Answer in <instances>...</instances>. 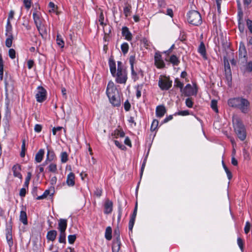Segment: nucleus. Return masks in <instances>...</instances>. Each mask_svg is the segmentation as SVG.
Masks as SVG:
<instances>
[{"label":"nucleus","instance_id":"nucleus-1","mask_svg":"<svg viewBox=\"0 0 252 252\" xmlns=\"http://www.w3.org/2000/svg\"><path fill=\"white\" fill-rule=\"evenodd\" d=\"M228 105L239 110L242 113L247 114L251 111V103L249 100L242 96L229 98Z\"/></svg>","mask_w":252,"mask_h":252},{"label":"nucleus","instance_id":"nucleus-2","mask_svg":"<svg viewBox=\"0 0 252 252\" xmlns=\"http://www.w3.org/2000/svg\"><path fill=\"white\" fill-rule=\"evenodd\" d=\"M106 94L110 103L112 105L115 106L120 105L121 98L118 90L112 81H110L108 84L106 89Z\"/></svg>","mask_w":252,"mask_h":252},{"label":"nucleus","instance_id":"nucleus-3","mask_svg":"<svg viewBox=\"0 0 252 252\" xmlns=\"http://www.w3.org/2000/svg\"><path fill=\"white\" fill-rule=\"evenodd\" d=\"M232 122L235 132L238 138L242 141L246 138V131L242 120L237 116H233Z\"/></svg>","mask_w":252,"mask_h":252},{"label":"nucleus","instance_id":"nucleus-4","mask_svg":"<svg viewBox=\"0 0 252 252\" xmlns=\"http://www.w3.org/2000/svg\"><path fill=\"white\" fill-rule=\"evenodd\" d=\"M188 21L189 24L198 26L202 23V18L197 11L192 10L188 14Z\"/></svg>","mask_w":252,"mask_h":252},{"label":"nucleus","instance_id":"nucleus-5","mask_svg":"<svg viewBox=\"0 0 252 252\" xmlns=\"http://www.w3.org/2000/svg\"><path fill=\"white\" fill-rule=\"evenodd\" d=\"M116 81L118 83H125L127 77L126 70L123 69L122 66V63L120 62H118L117 72H116L115 75Z\"/></svg>","mask_w":252,"mask_h":252},{"label":"nucleus","instance_id":"nucleus-6","mask_svg":"<svg viewBox=\"0 0 252 252\" xmlns=\"http://www.w3.org/2000/svg\"><path fill=\"white\" fill-rule=\"evenodd\" d=\"M248 60L247 52L244 44L240 42L239 49L238 63L240 65L245 64Z\"/></svg>","mask_w":252,"mask_h":252},{"label":"nucleus","instance_id":"nucleus-7","mask_svg":"<svg viewBox=\"0 0 252 252\" xmlns=\"http://www.w3.org/2000/svg\"><path fill=\"white\" fill-rule=\"evenodd\" d=\"M223 61L225 77L228 85H230L232 81V74L230 64L227 59H226V57H224L223 58Z\"/></svg>","mask_w":252,"mask_h":252},{"label":"nucleus","instance_id":"nucleus-8","mask_svg":"<svg viewBox=\"0 0 252 252\" xmlns=\"http://www.w3.org/2000/svg\"><path fill=\"white\" fill-rule=\"evenodd\" d=\"M172 82L166 77L161 78L158 82V86L162 90H168L171 88Z\"/></svg>","mask_w":252,"mask_h":252},{"label":"nucleus","instance_id":"nucleus-9","mask_svg":"<svg viewBox=\"0 0 252 252\" xmlns=\"http://www.w3.org/2000/svg\"><path fill=\"white\" fill-rule=\"evenodd\" d=\"M37 93L36 94V98L38 102H43L46 99V90L41 86L37 88Z\"/></svg>","mask_w":252,"mask_h":252},{"label":"nucleus","instance_id":"nucleus-10","mask_svg":"<svg viewBox=\"0 0 252 252\" xmlns=\"http://www.w3.org/2000/svg\"><path fill=\"white\" fill-rule=\"evenodd\" d=\"M155 64L158 68H161L164 66V63L161 60V56L160 54L156 53L155 55Z\"/></svg>","mask_w":252,"mask_h":252},{"label":"nucleus","instance_id":"nucleus-11","mask_svg":"<svg viewBox=\"0 0 252 252\" xmlns=\"http://www.w3.org/2000/svg\"><path fill=\"white\" fill-rule=\"evenodd\" d=\"M113 210V202L109 199H106L104 204V213L109 214Z\"/></svg>","mask_w":252,"mask_h":252},{"label":"nucleus","instance_id":"nucleus-12","mask_svg":"<svg viewBox=\"0 0 252 252\" xmlns=\"http://www.w3.org/2000/svg\"><path fill=\"white\" fill-rule=\"evenodd\" d=\"M137 203H136L133 214H132V216L131 217V218H130L129 222L128 228L130 230H132V228L133 227L135 218H136V214H137Z\"/></svg>","mask_w":252,"mask_h":252},{"label":"nucleus","instance_id":"nucleus-13","mask_svg":"<svg viewBox=\"0 0 252 252\" xmlns=\"http://www.w3.org/2000/svg\"><path fill=\"white\" fill-rule=\"evenodd\" d=\"M21 170V166L19 164L15 165L12 167L13 175L14 177H17L21 180L22 179V176L20 173Z\"/></svg>","mask_w":252,"mask_h":252},{"label":"nucleus","instance_id":"nucleus-14","mask_svg":"<svg viewBox=\"0 0 252 252\" xmlns=\"http://www.w3.org/2000/svg\"><path fill=\"white\" fill-rule=\"evenodd\" d=\"M67 227V220L61 219L59 221L58 229L60 232H65Z\"/></svg>","mask_w":252,"mask_h":252},{"label":"nucleus","instance_id":"nucleus-15","mask_svg":"<svg viewBox=\"0 0 252 252\" xmlns=\"http://www.w3.org/2000/svg\"><path fill=\"white\" fill-rule=\"evenodd\" d=\"M66 184L68 186L72 187L75 185V175L70 172L67 176Z\"/></svg>","mask_w":252,"mask_h":252},{"label":"nucleus","instance_id":"nucleus-16","mask_svg":"<svg viewBox=\"0 0 252 252\" xmlns=\"http://www.w3.org/2000/svg\"><path fill=\"white\" fill-rule=\"evenodd\" d=\"M33 18L36 26L43 23V22L44 21L43 19L41 16L40 14L38 13L37 12H34L33 13Z\"/></svg>","mask_w":252,"mask_h":252},{"label":"nucleus","instance_id":"nucleus-17","mask_svg":"<svg viewBox=\"0 0 252 252\" xmlns=\"http://www.w3.org/2000/svg\"><path fill=\"white\" fill-rule=\"evenodd\" d=\"M122 34L123 36L125 37L126 39L128 41L131 40L132 35L127 27H125L122 28Z\"/></svg>","mask_w":252,"mask_h":252},{"label":"nucleus","instance_id":"nucleus-18","mask_svg":"<svg viewBox=\"0 0 252 252\" xmlns=\"http://www.w3.org/2000/svg\"><path fill=\"white\" fill-rule=\"evenodd\" d=\"M166 112V109L164 106H158L156 108V115L158 117H162Z\"/></svg>","mask_w":252,"mask_h":252},{"label":"nucleus","instance_id":"nucleus-19","mask_svg":"<svg viewBox=\"0 0 252 252\" xmlns=\"http://www.w3.org/2000/svg\"><path fill=\"white\" fill-rule=\"evenodd\" d=\"M109 63L111 73L113 76L115 77L116 72L115 62L113 59L110 58L109 59Z\"/></svg>","mask_w":252,"mask_h":252},{"label":"nucleus","instance_id":"nucleus-20","mask_svg":"<svg viewBox=\"0 0 252 252\" xmlns=\"http://www.w3.org/2000/svg\"><path fill=\"white\" fill-rule=\"evenodd\" d=\"M135 56H131L129 57V63L131 66V73L133 76H136L137 75V70L135 71L134 69V63H135Z\"/></svg>","mask_w":252,"mask_h":252},{"label":"nucleus","instance_id":"nucleus-21","mask_svg":"<svg viewBox=\"0 0 252 252\" xmlns=\"http://www.w3.org/2000/svg\"><path fill=\"white\" fill-rule=\"evenodd\" d=\"M57 235V232L56 230H50L47 233V239L48 240L54 241L56 238Z\"/></svg>","mask_w":252,"mask_h":252},{"label":"nucleus","instance_id":"nucleus-22","mask_svg":"<svg viewBox=\"0 0 252 252\" xmlns=\"http://www.w3.org/2000/svg\"><path fill=\"white\" fill-rule=\"evenodd\" d=\"M44 154V151L43 149H40L35 155V159L37 162H40Z\"/></svg>","mask_w":252,"mask_h":252},{"label":"nucleus","instance_id":"nucleus-23","mask_svg":"<svg viewBox=\"0 0 252 252\" xmlns=\"http://www.w3.org/2000/svg\"><path fill=\"white\" fill-rule=\"evenodd\" d=\"M38 31L39 32V33L41 34L42 36H43L44 35L47 34V30L43 23L40 24V25L36 26Z\"/></svg>","mask_w":252,"mask_h":252},{"label":"nucleus","instance_id":"nucleus-24","mask_svg":"<svg viewBox=\"0 0 252 252\" xmlns=\"http://www.w3.org/2000/svg\"><path fill=\"white\" fill-rule=\"evenodd\" d=\"M20 220L25 225L28 224L27 216L26 212L21 211L20 215Z\"/></svg>","mask_w":252,"mask_h":252},{"label":"nucleus","instance_id":"nucleus-25","mask_svg":"<svg viewBox=\"0 0 252 252\" xmlns=\"http://www.w3.org/2000/svg\"><path fill=\"white\" fill-rule=\"evenodd\" d=\"M198 51L205 59H207L205 46L203 42L200 43L198 48Z\"/></svg>","mask_w":252,"mask_h":252},{"label":"nucleus","instance_id":"nucleus-26","mask_svg":"<svg viewBox=\"0 0 252 252\" xmlns=\"http://www.w3.org/2000/svg\"><path fill=\"white\" fill-rule=\"evenodd\" d=\"M6 238L9 246L11 247L13 245L12 236L11 231L9 229H7Z\"/></svg>","mask_w":252,"mask_h":252},{"label":"nucleus","instance_id":"nucleus-27","mask_svg":"<svg viewBox=\"0 0 252 252\" xmlns=\"http://www.w3.org/2000/svg\"><path fill=\"white\" fill-rule=\"evenodd\" d=\"M7 37L5 41V45L7 47L9 48L12 46L13 40L14 39L13 34H9L6 35Z\"/></svg>","mask_w":252,"mask_h":252},{"label":"nucleus","instance_id":"nucleus-28","mask_svg":"<svg viewBox=\"0 0 252 252\" xmlns=\"http://www.w3.org/2000/svg\"><path fill=\"white\" fill-rule=\"evenodd\" d=\"M120 248V241L116 240L113 242L112 246L113 252H118Z\"/></svg>","mask_w":252,"mask_h":252},{"label":"nucleus","instance_id":"nucleus-29","mask_svg":"<svg viewBox=\"0 0 252 252\" xmlns=\"http://www.w3.org/2000/svg\"><path fill=\"white\" fill-rule=\"evenodd\" d=\"M244 67L245 72H250L252 71V62L246 63L244 65H242Z\"/></svg>","mask_w":252,"mask_h":252},{"label":"nucleus","instance_id":"nucleus-30","mask_svg":"<svg viewBox=\"0 0 252 252\" xmlns=\"http://www.w3.org/2000/svg\"><path fill=\"white\" fill-rule=\"evenodd\" d=\"M240 16V13L239 12V26L238 28L241 32H243L245 29V26L244 24L241 22V21L242 20V12H241Z\"/></svg>","mask_w":252,"mask_h":252},{"label":"nucleus","instance_id":"nucleus-31","mask_svg":"<svg viewBox=\"0 0 252 252\" xmlns=\"http://www.w3.org/2000/svg\"><path fill=\"white\" fill-rule=\"evenodd\" d=\"M112 229L111 227L108 226L106 228L105 236L107 240H110L112 238Z\"/></svg>","mask_w":252,"mask_h":252},{"label":"nucleus","instance_id":"nucleus-32","mask_svg":"<svg viewBox=\"0 0 252 252\" xmlns=\"http://www.w3.org/2000/svg\"><path fill=\"white\" fill-rule=\"evenodd\" d=\"M3 61L1 55L0 54V78L1 80H2L3 78Z\"/></svg>","mask_w":252,"mask_h":252},{"label":"nucleus","instance_id":"nucleus-33","mask_svg":"<svg viewBox=\"0 0 252 252\" xmlns=\"http://www.w3.org/2000/svg\"><path fill=\"white\" fill-rule=\"evenodd\" d=\"M131 6L129 4H126V7L124 9V13L126 17H127L130 15L131 12Z\"/></svg>","mask_w":252,"mask_h":252},{"label":"nucleus","instance_id":"nucleus-34","mask_svg":"<svg viewBox=\"0 0 252 252\" xmlns=\"http://www.w3.org/2000/svg\"><path fill=\"white\" fill-rule=\"evenodd\" d=\"M170 62L175 65H178L180 63L178 58L175 55H172L170 58Z\"/></svg>","mask_w":252,"mask_h":252},{"label":"nucleus","instance_id":"nucleus-35","mask_svg":"<svg viewBox=\"0 0 252 252\" xmlns=\"http://www.w3.org/2000/svg\"><path fill=\"white\" fill-rule=\"evenodd\" d=\"M129 46L127 43H124L121 45V50L123 53L125 55L128 51Z\"/></svg>","mask_w":252,"mask_h":252},{"label":"nucleus","instance_id":"nucleus-36","mask_svg":"<svg viewBox=\"0 0 252 252\" xmlns=\"http://www.w3.org/2000/svg\"><path fill=\"white\" fill-rule=\"evenodd\" d=\"M65 232H60V236L59 238V241L61 243H65Z\"/></svg>","mask_w":252,"mask_h":252},{"label":"nucleus","instance_id":"nucleus-37","mask_svg":"<svg viewBox=\"0 0 252 252\" xmlns=\"http://www.w3.org/2000/svg\"><path fill=\"white\" fill-rule=\"evenodd\" d=\"M25 151H26V140L23 139L22 141V150L20 153V156L21 157H24L25 156Z\"/></svg>","mask_w":252,"mask_h":252},{"label":"nucleus","instance_id":"nucleus-38","mask_svg":"<svg viewBox=\"0 0 252 252\" xmlns=\"http://www.w3.org/2000/svg\"><path fill=\"white\" fill-rule=\"evenodd\" d=\"M57 43L61 48H63L64 47V42L63 39L61 38V35L59 34L57 35Z\"/></svg>","mask_w":252,"mask_h":252},{"label":"nucleus","instance_id":"nucleus-39","mask_svg":"<svg viewBox=\"0 0 252 252\" xmlns=\"http://www.w3.org/2000/svg\"><path fill=\"white\" fill-rule=\"evenodd\" d=\"M158 121L157 120H154L151 126V130L152 131L156 130L158 128Z\"/></svg>","mask_w":252,"mask_h":252},{"label":"nucleus","instance_id":"nucleus-40","mask_svg":"<svg viewBox=\"0 0 252 252\" xmlns=\"http://www.w3.org/2000/svg\"><path fill=\"white\" fill-rule=\"evenodd\" d=\"M211 106L213 110L216 112H218V109L217 107V101L216 100H212L211 103Z\"/></svg>","mask_w":252,"mask_h":252},{"label":"nucleus","instance_id":"nucleus-41","mask_svg":"<svg viewBox=\"0 0 252 252\" xmlns=\"http://www.w3.org/2000/svg\"><path fill=\"white\" fill-rule=\"evenodd\" d=\"M103 31L105 35H109L111 32V27L109 25H105Z\"/></svg>","mask_w":252,"mask_h":252},{"label":"nucleus","instance_id":"nucleus-42","mask_svg":"<svg viewBox=\"0 0 252 252\" xmlns=\"http://www.w3.org/2000/svg\"><path fill=\"white\" fill-rule=\"evenodd\" d=\"M68 160V155L66 152H63L61 154V161L63 163L66 162Z\"/></svg>","mask_w":252,"mask_h":252},{"label":"nucleus","instance_id":"nucleus-43","mask_svg":"<svg viewBox=\"0 0 252 252\" xmlns=\"http://www.w3.org/2000/svg\"><path fill=\"white\" fill-rule=\"evenodd\" d=\"M31 177H32V174L31 172H28L27 173V176L26 177V181L25 182V184H24V186L28 188V186H29V183H30V181L31 179Z\"/></svg>","mask_w":252,"mask_h":252},{"label":"nucleus","instance_id":"nucleus-44","mask_svg":"<svg viewBox=\"0 0 252 252\" xmlns=\"http://www.w3.org/2000/svg\"><path fill=\"white\" fill-rule=\"evenodd\" d=\"M23 3L26 8L29 10L32 4V0H23Z\"/></svg>","mask_w":252,"mask_h":252},{"label":"nucleus","instance_id":"nucleus-45","mask_svg":"<svg viewBox=\"0 0 252 252\" xmlns=\"http://www.w3.org/2000/svg\"><path fill=\"white\" fill-rule=\"evenodd\" d=\"M222 164H223V167L226 173L228 178L229 179V180H230L232 177L231 172L229 170V169L226 167V166L224 164L223 162H222Z\"/></svg>","mask_w":252,"mask_h":252},{"label":"nucleus","instance_id":"nucleus-46","mask_svg":"<svg viewBox=\"0 0 252 252\" xmlns=\"http://www.w3.org/2000/svg\"><path fill=\"white\" fill-rule=\"evenodd\" d=\"M8 55L10 58L14 59L16 57V52L14 49H10L8 51Z\"/></svg>","mask_w":252,"mask_h":252},{"label":"nucleus","instance_id":"nucleus-47","mask_svg":"<svg viewBox=\"0 0 252 252\" xmlns=\"http://www.w3.org/2000/svg\"><path fill=\"white\" fill-rule=\"evenodd\" d=\"M76 239L75 235H70L68 237V242L70 244H73Z\"/></svg>","mask_w":252,"mask_h":252},{"label":"nucleus","instance_id":"nucleus-48","mask_svg":"<svg viewBox=\"0 0 252 252\" xmlns=\"http://www.w3.org/2000/svg\"><path fill=\"white\" fill-rule=\"evenodd\" d=\"M49 170L50 172H55L57 170V165L54 163H51L48 167Z\"/></svg>","mask_w":252,"mask_h":252},{"label":"nucleus","instance_id":"nucleus-49","mask_svg":"<svg viewBox=\"0 0 252 252\" xmlns=\"http://www.w3.org/2000/svg\"><path fill=\"white\" fill-rule=\"evenodd\" d=\"M175 86L177 87L180 88L182 89L184 86V84L181 83L178 79H176L175 80Z\"/></svg>","mask_w":252,"mask_h":252},{"label":"nucleus","instance_id":"nucleus-50","mask_svg":"<svg viewBox=\"0 0 252 252\" xmlns=\"http://www.w3.org/2000/svg\"><path fill=\"white\" fill-rule=\"evenodd\" d=\"M193 103L192 100L190 98H188L186 100V104L189 108L192 107Z\"/></svg>","mask_w":252,"mask_h":252},{"label":"nucleus","instance_id":"nucleus-51","mask_svg":"<svg viewBox=\"0 0 252 252\" xmlns=\"http://www.w3.org/2000/svg\"><path fill=\"white\" fill-rule=\"evenodd\" d=\"M114 135L121 137H124L125 136V133L123 131L116 130L114 131Z\"/></svg>","mask_w":252,"mask_h":252},{"label":"nucleus","instance_id":"nucleus-52","mask_svg":"<svg viewBox=\"0 0 252 252\" xmlns=\"http://www.w3.org/2000/svg\"><path fill=\"white\" fill-rule=\"evenodd\" d=\"M237 244L241 251H243L244 249V243L243 240L241 238H238L237 239Z\"/></svg>","mask_w":252,"mask_h":252},{"label":"nucleus","instance_id":"nucleus-53","mask_svg":"<svg viewBox=\"0 0 252 252\" xmlns=\"http://www.w3.org/2000/svg\"><path fill=\"white\" fill-rule=\"evenodd\" d=\"M251 224L249 221H247L244 228L245 233L248 234L250 230Z\"/></svg>","mask_w":252,"mask_h":252},{"label":"nucleus","instance_id":"nucleus-54","mask_svg":"<svg viewBox=\"0 0 252 252\" xmlns=\"http://www.w3.org/2000/svg\"><path fill=\"white\" fill-rule=\"evenodd\" d=\"M114 142L115 145L120 149L122 150H124L126 148L125 146L123 145L122 143H121L119 141L115 140Z\"/></svg>","mask_w":252,"mask_h":252},{"label":"nucleus","instance_id":"nucleus-55","mask_svg":"<svg viewBox=\"0 0 252 252\" xmlns=\"http://www.w3.org/2000/svg\"><path fill=\"white\" fill-rule=\"evenodd\" d=\"M114 237H116V240H120V231L118 228L115 229L114 230Z\"/></svg>","mask_w":252,"mask_h":252},{"label":"nucleus","instance_id":"nucleus-56","mask_svg":"<svg viewBox=\"0 0 252 252\" xmlns=\"http://www.w3.org/2000/svg\"><path fill=\"white\" fill-rule=\"evenodd\" d=\"M12 26H6V35H8L9 34H12Z\"/></svg>","mask_w":252,"mask_h":252},{"label":"nucleus","instance_id":"nucleus-57","mask_svg":"<svg viewBox=\"0 0 252 252\" xmlns=\"http://www.w3.org/2000/svg\"><path fill=\"white\" fill-rule=\"evenodd\" d=\"M247 25L250 32L252 33V21L249 19L247 20Z\"/></svg>","mask_w":252,"mask_h":252},{"label":"nucleus","instance_id":"nucleus-58","mask_svg":"<svg viewBox=\"0 0 252 252\" xmlns=\"http://www.w3.org/2000/svg\"><path fill=\"white\" fill-rule=\"evenodd\" d=\"M130 106H131L130 104L129 103V102H128V100H126L125 102V104H124L125 109L126 111H129L130 110Z\"/></svg>","mask_w":252,"mask_h":252},{"label":"nucleus","instance_id":"nucleus-59","mask_svg":"<svg viewBox=\"0 0 252 252\" xmlns=\"http://www.w3.org/2000/svg\"><path fill=\"white\" fill-rule=\"evenodd\" d=\"M42 127L40 125L36 124L34 126V130L36 132H40L42 130Z\"/></svg>","mask_w":252,"mask_h":252},{"label":"nucleus","instance_id":"nucleus-60","mask_svg":"<svg viewBox=\"0 0 252 252\" xmlns=\"http://www.w3.org/2000/svg\"><path fill=\"white\" fill-rule=\"evenodd\" d=\"M141 89H142L141 86H138L137 88L136 95V96L137 98H139L141 95Z\"/></svg>","mask_w":252,"mask_h":252},{"label":"nucleus","instance_id":"nucleus-61","mask_svg":"<svg viewBox=\"0 0 252 252\" xmlns=\"http://www.w3.org/2000/svg\"><path fill=\"white\" fill-rule=\"evenodd\" d=\"M103 20H104V16L102 12H101L100 15H99V22H100V25L103 26L104 25L103 23Z\"/></svg>","mask_w":252,"mask_h":252},{"label":"nucleus","instance_id":"nucleus-62","mask_svg":"<svg viewBox=\"0 0 252 252\" xmlns=\"http://www.w3.org/2000/svg\"><path fill=\"white\" fill-rule=\"evenodd\" d=\"M94 194L97 197H100L102 194V189H96L94 192Z\"/></svg>","mask_w":252,"mask_h":252},{"label":"nucleus","instance_id":"nucleus-63","mask_svg":"<svg viewBox=\"0 0 252 252\" xmlns=\"http://www.w3.org/2000/svg\"><path fill=\"white\" fill-rule=\"evenodd\" d=\"M26 194V189L24 188L21 189L20 191V195L21 197H24Z\"/></svg>","mask_w":252,"mask_h":252},{"label":"nucleus","instance_id":"nucleus-64","mask_svg":"<svg viewBox=\"0 0 252 252\" xmlns=\"http://www.w3.org/2000/svg\"><path fill=\"white\" fill-rule=\"evenodd\" d=\"M28 66L29 69H31L34 64V62L32 60H29L28 61Z\"/></svg>","mask_w":252,"mask_h":252}]
</instances>
